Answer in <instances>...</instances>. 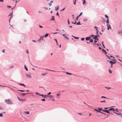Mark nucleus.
I'll use <instances>...</instances> for the list:
<instances>
[{
    "instance_id": "1",
    "label": "nucleus",
    "mask_w": 122,
    "mask_h": 122,
    "mask_svg": "<svg viewBox=\"0 0 122 122\" xmlns=\"http://www.w3.org/2000/svg\"><path fill=\"white\" fill-rule=\"evenodd\" d=\"M5 102L7 104H11L12 103L11 101L10 100V99H8L7 100H5Z\"/></svg>"
},
{
    "instance_id": "2",
    "label": "nucleus",
    "mask_w": 122,
    "mask_h": 122,
    "mask_svg": "<svg viewBox=\"0 0 122 122\" xmlns=\"http://www.w3.org/2000/svg\"><path fill=\"white\" fill-rule=\"evenodd\" d=\"M91 37L95 40H96L97 37V35L95 36L93 35L91 36Z\"/></svg>"
},
{
    "instance_id": "3",
    "label": "nucleus",
    "mask_w": 122,
    "mask_h": 122,
    "mask_svg": "<svg viewBox=\"0 0 122 122\" xmlns=\"http://www.w3.org/2000/svg\"><path fill=\"white\" fill-rule=\"evenodd\" d=\"M61 97V95L59 94H56V98L59 99Z\"/></svg>"
},
{
    "instance_id": "4",
    "label": "nucleus",
    "mask_w": 122,
    "mask_h": 122,
    "mask_svg": "<svg viewBox=\"0 0 122 122\" xmlns=\"http://www.w3.org/2000/svg\"><path fill=\"white\" fill-rule=\"evenodd\" d=\"M102 111L105 112L109 114H110L109 110H102Z\"/></svg>"
},
{
    "instance_id": "5",
    "label": "nucleus",
    "mask_w": 122,
    "mask_h": 122,
    "mask_svg": "<svg viewBox=\"0 0 122 122\" xmlns=\"http://www.w3.org/2000/svg\"><path fill=\"white\" fill-rule=\"evenodd\" d=\"M18 100L20 101H24L26 100L25 99H20L19 98H18Z\"/></svg>"
},
{
    "instance_id": "6",
    "label": "nucleus",
    "mask_w": 122,
    "mask_h": 122,
    "mask_svg": "<svg viewBox=\"0 0 122 122\" xmlns=\"http://www.w3.org/2000/svg\"><path fill=\"white\" fill-rule=\"evenodd\" d=\"M62 35L66 38L67 39H68V38L67 37V35L66 34H64Z\"/></svg>"
},
{
    "instance_id": "7",
    "label": "nucleus",
    "mask_w": 122,
    "mask_h": 122,
    "mask_svg": "<svg viewBox=\"0 0 122 122\" xmlns=\"http://www.w3.org/2000/svg\"><path fill=\"white\" fill-rule=\"evenodd\" d=\"M10 15H11V17H10V18L9 19V22H10V19L12 18V13H10V14L8 16H9Z\"/></svg>"
},
{
    "instance_id": "8",
    "label": "nucleus",
    "mask_w": 122,
    "mask_h": 122,
    "mask_svg": "<svg viewBox=\"0 0 122 122\" xmlns=\"http://www.w3.org/2000/svg\"><path fill=\"white\" fill-rule=\"evenodd\" d=\"M107 29L109 30V28H110V29H111V27L110 25L109 24H107Z\"/></svg>"
},
{
    "instance_id": "9",
    "label": "nucleus",
    "mask_w": 122,
    "mask_h": 122,
    "mask_svg": "<svg viewBox=\"0 0 122 122\" xmlns=\"http://www.w3.org/2000/svg\"><path fill=\"white\" fill-rule=\"evenodd\" d=\"M26 75L27 76V77L30 78H31V76L30 75H28V74H26Z\"/></svg>"
},
{
    "instance_id": "10",
    "label": "nucleus",
    "mask_w": 122,
    "mask_h": 122,
    "mask_svg": "<svg viewBox=\"0 0 122 122\" xmlns=\"http://www.w3.org/2000/svg\"><path fill=\"white\" fill-rule=\"evenodd\" d=\"M55 10H58L59 8V6H56L55 7Z\"/></svg>"
},
{
    "instance_id": "11",
    "label": "nucleus",
    "mask_w": 122,
    "mask_h": 122,
    "mask_svg": "<svg viewBox=\"0 0 122 122\" xmlns=\"http://www.w3.org/2000/svg\"><path fill=\"white\" fill-rule=\"evenodd\" d=\"M109 62L111 64H112L113 65V64H114L115 63V62H113L112 61H109Z\"/></svg>"
},
{
    "instance_id": "12",
    "label": "nucleus",
    "mask_w": 122,
    "mask_h": 122,
    "mask_svg": "<svg viewBox=\"0 0 122 122\" xmlns=\"http://www.w3.org/2000/svg\"><path fill=\"white\" fill-rule=\"evenodd\" d=\"M114 113H115V114H117V115H120L121 116H122V114L121 113H120L119 114V113H117L116 112H114Z\"/></svg>"
},
{
    "instance_id": "13",
    "label": "nucleus",
    "mask_w": 122,
    "mask_h": 122,
    "mask_svg": "<svg viewBox=\"0 0 122 122\" xmlns=\"http://www.w3.org/2000/svg\"><path fill=\"white\" fill-rule=\"evenodd\" d=\"M90 37H87L86 38V41H88L90 39Z\"/></svg>"
},
{
    "instance_id": "14",
    "label": "nucleus",
    "mask_w": 122,
    "mask_h": 122,
    "mask_svg": "<svg viewBox=\"0 0 122 122\" xmlns=\"http://www.w3.org/2000/svg\"><path fill=\"white\" fill-rule=\"evenodd\" d=\"M98 110H97V109H94V110L98 112H99V108H98Z\"/></svg>"
},
{
    "instance_id": "15",
    "label": "nucleus",
    "mask_w": 122,
    "mask_h": 122,
    "mask_svg": "<svg viewBox=\"0 0 122 122\" xmlns=\"http://www.w3.org/2000/svg\"><path fill=\"white\" fill-rule=\"evenodd\" d=\"M102 51L105 54L107 53L106 52V51L103 49H102Z\"/></svg>"
},
{
    "instance_id": "16",
    "label": "nucleus",
    "mask_w": 122,
    "mask_h": 122,
    "mask_svg": "<svg viewBox=\"0 0 122 122\" xmlns=\"http://www.w3.org/2000/svg\"><path fill=\"white\" fill-rule=\"evenodd\" d=\"M51 20H55V19H54V16H52V19H51Z\"/></svg>"
},
{
    "instance_id": "17",
    "label": "nucleus",
    "mask_w": 122,
    "mask_h": 122,
    "mask_svg": "<svg viewBox=\"0 0 122 122\" xmlns=\"http://www.w3.org/2000/svg\"><path fill=\"white\" fill-rule=\"evenodd\" d=\"M48 35V34H46V35H45L44 36V37L45 38L47 37Z\"/></svg>"
},
{
    "instance_id": "18",
    "label": "nucleus",
    "mask_w": 122,
    "mask_h": 122,
    "mask_svg": "<svg viewBox=\"0 0 122 122\" xmlns=\"http://www.w3.org/2000/svg\"><path fill=\"white\" fill-rule=\"evenodd\" d=\"M87 20V19L86 18H84L83 19V21H86Z\"/></svg>"
},
{
    "instance_id": "19",
    "label": "nucleus",
    "mask_w": 122,
    "mask_h": 122,
    "mask_svg": "<svg viewBox=\"0 0 122 122\" xmlns=\"http://www.w3.org/2000/svg\"><path fill=\"white\" fill-rule=\"evenodd\" d=\"M24 68L26 69V71H28V69L25 65H24Z\"/></svg>"
},
{
    "instance_id": "20",
    "label": "nucleus",
    "mask_w": 122,
    "mask_h": 122,
    "mask_svg": "<svg viewBox=\"0 0 122 122\" xmlns=\"http://www.w3.org/2000/svg\"><path fill=\"white\" fill-rule=\"evenodd\" d=\"M25 113L27 114H29V112L28 111L25 112Z\"/></svg>"
},
{
    "instance_id": "21",
    "label": "nucleus",
    "mask_w": 122,
    "mask_h": 122,
    "mask_svg": "<svg viewBox=\"0 0 122 122\" xmlns=\"http://www.w3.org/2000/svg\"><path fill=\"white\" fill-rule=\"evenodd\" d=\"M28 94V93H22L21 94V95L22 96H25V94Z\"/></svg>"
},
{
    "instance_id": "22",
    "label": "nucleus",
    "mask_w": 122,
    "mask_h": 122,
    "mask_svg": "<svg viewBox=\"0 0 122 122\" xmlns=\"http://www.w3.org/2000/svg\"><path fill=\"white\" fill-rule=\"evenodd\" d=\"M72 36L73 37H74V38L76 39H79V38L78 37H74V36Z\"/></svg>"
},
{
    "instance_id": "23",
    "label": "nucleus",
    "mask_w": 122,
    "mask_h": 122,
    "mask_svg": "<svg viewBox=\"0 0 122 122\" xmlns=\"http://www.w3.org/2000/svg\"><path fill=\"white\" fill-rule=\"evenodd\" d=\"M106 23L107 24H108L109 23V21L108 19H107V21H106Z\"/></svg>"
},
{
    "instance_id": "24",
    "label": "nucleus",
    "mask_w": 122,
    "mask_h": 122,
    "mask_svg": "<svg viewBox=\"0 0 122 122\" xmlns=\"http://www.w3.org/2000/svg\"><path fill=\"white\" fill-rule=\"evenodd\" d=\"M102 45L104 47V48H105V46L104 45V44H103V41H102Z\"/></svg>"
},
{
    "instance_id": "25",
    "label": "nucleus",
    "mask_w": 122,
    "mask_h": 122,
    "mask_svg": "<svg viewBox=\"0 0 122 122\" xmlns=\"http://www.w3.org/2000/svg\"><path fill=\"white\" fill-rule=\"evenodd\" d=\"M93 41V40L92 39L90 40L89 41V42H91V43Z\"/></svg>"
},
{
    "instance_id": "26",
    "label": "nucleus",
    "mask_w": 122,
    "mask_h": 122,
    "mask_svg": "<svg viewBox=\"0 0 122 122\" xmlns=\"http://www.w3.org/2000/svg\"><path fill=\"white\" fill-rule=\"evenodd\" d=\"M20 85H22V86H25V85L24 84H23L20 83Z\"/></svg>"
},
{
    "instance_id": "27",
    "label": "nucleus",
    "mask_w": 122,
    "mask_h": 122,
    "mask_svg": "<svg viewBox=\"0 0 122 122\" xmlns=\"http://www.w3.org/2000/svg\"><path fill=\"white\" fill-rule=\"evenodd\" d=\"M118 32L119 34H121L122 33V30H120Z\"/></svg>"
},
{
    "instance_id": "28",
    "label": "nucleus",
    "mask_w": 122,
    "mask_h": 122,
    "mask_svg": "<svg viewBox=\"0 0 122 122\" xmlns=\"http://www.w3.org/2000/svg\"><path fill=\"white\" fill-rule=\"evenodd\" d=\"M76 24L77 25H81V24H80V22H78L77 23H76Z\"/></svg>"
},
{
    "instance_id": "29",
    "label": "nucleus",
    "mask_w": 122,
    "mask_h": 122,
    "mask_svg": "<svg viewBox=\"0 0 122 122\" xmlns=\"http://www.w3.org/2000/svg\"><path fill=\"white\" fill-rule=\"evenodd\" d=\"M36 95H40V94H39L37 92H36Z\"/></svg>"
},
{
    "instance_id": "30",
    "label": "nucleus",
    "mask_w": 122,
    "mask_h": 122,
    "mask_svg": "<svg viewBox=\"0 0 122 122\" xmlns=\"http://www.w3.org/2000/svg\"><path fill=\"white\" fill-rule=\"evenodd\" d=\"M109 71L110 73H112V71H111L110 69H109Z\"/></svg>"
},
{
    "instance_id": "31",
    "label": "nucleus",
    "mask_w": 122,
    "mask_h": 122,
    "mask_svg": "<svg viewBox=\"0 0 122 122\" xmlns=\"http://www.w3.org/2000/svg\"><path fill=\"white\" fill-rule=\"evenodd\" d=\"M49 97H50L51 98H52L53 97V96H52L50 95L49 96Z\"/></svg>"
},
{
    "instance_id": "32",
    "label": "nucleus",
    "mask_w": 122,
    "mask_h": 122,
    "mask_svg": "<svg viewBox=\"0 0 122 122\" xmlns=\"http://www.w3.org/2000/svg\"><path fill=\"white\" fill-rule=\"evenodd\" d=\"M105 16L106 18H107V19H108V16L107 15H105Z\"/></svg>"
},
{
    "instance_id": "33",
    "label": "nucleus",
    "mask_w": 122,
    "mask_h": 122,
    "mask_svg": "<svg viewBox=\"0 0 122 122\" xmlns=\"http://www.w3.org/2000/svg\"><path fill=\"white\" fill-rule=\"evenodd\" d=\"M43 36L42 37H40V38H41V40H43Z\"/></svg>"
},
{
    "instance_id": "34",
    "label": "nucleus",
    "mask_w": 122,
    "mask_h": 122,
    "mask_svg": "<svg viewBox=\"0 0 122 122\" xmlns=\"http://www.w3.org/2000/svg\"><path fill=\"white\" fill-rule=\"evenodd\" d=\"M66 74H70V75H71L72 74V73H69L68 72H66Z\"/></svg>"
},
{
    "instance_id": "35",
    "label": "nucleus",
    "mask_w": 122,
    "mask_h": 122,
    "mask_svg": "<svg viewBox=\"0 0 122 122\" xmlns=\"http://www.w3.org/2000/svg\"><path fill=\"white\" fill-rule=\"evenodd\" d=\"M0 116L1 117H3V115L2 113H0Z\"/></svg>"
},
{
    "instance_id": "36",
    "label": "nucleus",
    "mask_w": 122,
    "mask_h": 122,
    "mask_svg": "<svg viewBox=\"0 0 122 122\" xmlns=\"http://www.w3.org/2000/svg\"><path fill=\"white\" fill-rule=\"evenodd\" d=\"M105 102V100H103V101H101L100 102Z\"/></svg>"
},
{
    "instance_id": "37",
    "label": "nucleus",
    "mask_w": 122,
    "mask_h": 122,
    "mask_svg": "<svg viewBox=\"0 0 122 122\" xmlns=\"http://www.w3.org/2000/svg\"><path fill=\"white\" fill-rule=\"evenodd\" d=\"M0 86H1V87H5L6 86H2V85H0Z\"/></svg>"
},
{
    "instance_id": "38",
    "label": "nucleus",
    "mask_w": 122,
    "mask_h": 122,
    "mask_svg": "<svg viewBox=\"0 0 122 122\" xmlns=\"http://www.w3.org/2000/svg\"><path fill=\"white\" fill-rule=\"evenodd\" d=\"M106 98V97L104 96H102L101 97V98Z\"/></svg>"
},
{
    "instance_id": "39",
    "label": "nucleus",
    "mask_w": 122,
    "mask_h": 122,
    "mask_svg": "<svg viewBox=\"0 0 122 122\" xmlns=\"http://www.w3.org/2000/svg\"><path fill=\"white\" fill-rule=\"evenodd\" d=\"M106 56H107V57L108 58H109V59H111L110 58V57H109V56H107V55H106Z\"/></svg>"
},
{
    "instance_id": "40",
    "label": "nucleus",
    "mask_w": 122,
    "mask_h": 122,
    "mask_svg": "<svg viewBox=\"0 0 122 122\" xmlns=\"http://www.w3.org/2000/svg\"><path fill=\"white\" fill-rule=\"evenodd\" d=\"M82 12H81L80 13V14L78 16H80L81 15H82Z\"/></svg>"
},
{
    "instance_id": "41",
    "label": "nucleus",
    "mask_w": 122,
    "mask_h": 122,
    "mask_svg": "<svg viewBox=\"0 0 122 122\" xmlns=\"http://www.w3.org/2000/svg\"><path fill=\"white\" fill-rule=\"evenodd\" d=\"M18 90V91H21V92H23L24 91L22 90Z\"/></svg>"
},
{
    "instance_id": "42",
    "label": "nucleus",
    "mask_w": 122,
    "mask_h": 122,
    "mask_svg": "<svg viewBox=\"0 0 122 122\" xmlns=\"http://www.w3.org/2000/svg\"><path fill=\"white\" fill-rule=\"evenodd\" d=\"M55 40L56 41V44H57V45H58L57 44V40L56 39H55Z\"/></svg>"
},
{
    "instance_id": "43",
    "label": "nucleus",
    "mask_w": 122,
    "mask_h": 122,
    "mask_svg": "<svg viewBox=\"0 0 122 122\" xmlns=\"http://www.w3.org/2000/svg\"><path fill=\"white\" fill-rule=\"evenodd\" d=\"M0 109L1 110H3V108L2 107H0Z\"/></svg>"
},
{
    "instance_id": "44",
    "label": "nucleus",
    "mask_w": 122,
    "mask_h": 122,
    "mask_svg": "<svg viewBox=\"0 0 122 122\" xmlns=\"http://www.w3.org/2000/svg\"><path fill=\"white\" fill-rule=\"evenodd\" d=\"M68 24L69 25L70 24V21H69V20H68Z\"/></svg>"
},
{
    "instance_id": "45",
    "label": "nucleus",
    "mask_w": 122,
    "mask_h": 122,
    "mask_svg": "<svg viewBox=\"0 0 122 122\" xmlns=\"http://www.w3.org/2000/svg\"><path fill=\"white\" fill-rule=\"evenodd\" d=\"M41 40V38H40V39L38 40V41L40 42Z\"/></svg>"
},
{
    "instance_id": "46",
    "label": "nucleus",
    "mask_w": 122,
    "mask_h": 122,
    "mask_svg": "<svg viewBox=\"0 0 122 122\" xmlns=\"http://www.w3.org/2000/svg\"><path fill=\"white\" fill-rule=\"evenodd\" d=\"M115 111H117V112H119L118 111V110H117V109H115Z\"/></svg>"
},
{
    "instance_id": "47",
    "label": "nucleus",
    "mask_w": 122,
    "mask_h": 122,
    "mask_svg": "<svg viewBox=\"0 0 122 122\" xmlns=\"http://www.w3.org/2000/svg\"><path fill=\"white\" fill-rule=\"evenodd\" d=\"M51 92H49L48 94H47V95H49L50 94H51Z\"/></svg>"
},
{
    "instance_id": "48",
    "label": "nucleus",
    "mask_w": 122,
    "mask_h": 122,
    "mask_svg": "<svg viewBox=\"0 0 122 122\" xmlns=\"http://www.w3.org/2000/svg\"><path fill=\"white\" fill-rule=\"evenodd\" d=\"M40 96H42L43 97V95H42V94H40Z\"/></svg>"
},
{
    "instance_id": "49",
    "label": "nucleus",
    "mask_w": 122,
    "mask_h": 122,
    "mask_svg": "<svg viewBox=\"0 0 122 122\" xmlns=\"http://www.w3.org/2000/svg\"><path fill=\"white\" fill-rule=\"evenodd\" d=\"M49 5V6H51V5L52 4H51V3H49L48 4Z\"/></svg>"
},
{
    "instance_id": "50",
    "label": "nucleus",
    "mask_w": 122,
    "mask_h": 122,
    "mask_svg": "<svg viewBox=\"0 0 122 122\" xmlns=\"http://www.w3.org/2000/svg\"><path fill=\"white\" fill-rule=\"evenodd\" d=\"M41 100L42 101H45V100L44 99H42Z\"/></svg>"
},
{
    "instance_id": "51",
    "label": "nucleus",
    "mask_w": 122,
    "mask_h": 122,
    "mask_svg": "<svg viewBox=\"0 0 122 122\" xmlns=\"http://www.w3.org/2000/svg\"><path fill=\"white\" fill-rule=\"evenodd\" d=\"M112 110V108L109 109V110L111 111V110Z\"/></svg>"
},
{
    "instance_id": "52",
    "label": "nucleus",
    "mask_w": 122,
    "mask_h": 122,
    "mask_svg": "<svg viewBox=\"0 0 122 122\" xmlns=\"http://www.w3.org/2000/svg\"><path fill=\"white\" fill-rule=\"evenodd\" d=\"M47 95H43V97L45 98L46 97H47Z\"/></svg>"
},
{
    "instance_id": "53",
    "label": "nucleus",
    "mask_w": 122,
    "mask_h": 122,
    "mask_svg": "<svg viewBox=\"0 0 122 122\" xmlns=\"http://www.w3.org/2000/svg\"><path fill=\"white\" fill-rule=\"evenodd\" d=\"M85 3V0H83V4H84Z\"/></svg>"
},
{
    "instance_id": "54",
    "label": "nucleus",
    "mask_w": 122,
    "mask_h": 122,
    "mask_svg": "<svg viewBox=\"0 0 122 122\" xmlns=\"http://www.w3.org/2000/svg\"><path fill=\"white\" fill-rule=\"evenodd\" d=\"M84 40V38H82L81 39V40L82 41L83 40Z\"/></svg>"
},
{
    "instance_id": "55",
    "label": "nucleus",
    "mask_w": 122,
    "mask_h": 122,
    "mask_svg": "<svg viewBox=\"0 0 122 122\" xmlns=\"http://www.w3.org/2000/svg\"><path fill=\"white\" fill-rule=\"evenodd\" d=\"M105 87L106 88H107L108 89H110L111 88V87Z\"/></svg>"
},
{
    "instance_id": "56",
    "label": "nucleus",
    "mask_w": 122,
    "mask_h": 122,
    "mask_svg": "<svg viewBox=\"0 0 122 122\" xmlns=\"http://www.w3.org/2000/svg\"><path fill=\"white\" fill-rule=\"evenodd\" d=\"M26 52L27 53H28V50H26Z\"/></svg>"
},
{
    "instance_id": "57",
    "label": "nucleus",
    "mask_w": 122,
    "mask_h": 122,
    "mask_svg": "<svg viewBox=\"0 0 122 122\" xmlns=\"http://www.w3.org/2000/svg\"><path fill=\"white\" fill-rule=\"evenodd\" d=\"M39 27H40V28H42V27L41 26V25H39Z\"/></svg>"
},
{
    "instance_id": "58",
    "label": "nucleus",
    "mask_w": 122,
    "mask_h": 122,
    "mask_svg": "<svg viewBox=\"0 0 122 122\" xmlns=\"http://www.w3.org/2000/svg\"><path fill=\"white\" fill-rule=\"evenodd\" d=\"M46 75V74H41V75H43V76H45V75Z\"/></svg>"
},
{
    "instance_id": "59",
    "label": "nucleus",
    "mask_w": 122,
    "mask_h": 122,
    "mask_svg": "<svg viewBox=\"0 0 122 122\" xmlns=\"http://www.w3.org/2000/svg\"><path fill=\"white\" fill-rule=\"evenodd\" d=\"M4 0H0V2H3Z\"/></svg>"
},
{
    "instance_id": "60",
    "label": "nucleus",
    "mask_w": 122,
    "mask_h": 122,
    "mask_svg": "<svg viewBox=\"0 0 122 122\" xmlns=\"http://www.w3.org/2000/svg\"><path fill=\"white\" fill-rule=\"evenodd\" d=\"M78 17H79V16H77V17H76V20H78Z\"/></svg>"
},
{
    "instance_id": "61",
    "label": "nucleus",
    "mask_w": 122,
    "mask_h": 122,
    "mask_svg": "<svg viewBox=\"0 0 122 122\" xmlns=\"http://www.w3.org/2000/svg\"><path fill=\"white\" fill-rule=\"evenodd\" d=\"M7 6L9 8H10L11 7V6H8V5Z\"/></svg>"
},
{
    "instance_id": "62",
    "label": "nucleus",
    "mask_w": 122,
    "mask_h": 122,
    "mask_svg": "<svg viewBox=\"0 0 122 122\" xmlns=\"http://www.w3.org/2000/svg\"><path fill=\"white\" fill-rule=\"evenodd\" d=\"M56 15H59V13L58 12H57Z\"/></svg>"
},
{
    "instance_id": "63",
    "label": "nucleus",
    "mask_w": 122,
    "mask_h": 122,
    "mask_svg": "<svg viewBox=\"0 0 122 122\" xmlns=\"http://www.w3.org/2000/svg\"><path fill=\"white\" fill-rule=\"evenodd\" d=\"M112 110L113 111H116L114 109V108H112Z\"/></svg>"
},
{
    "instance_id": "64",
    "label": "nucleus",
    "mask_w": 122,
    "mask_h": 122,
    "mask_svg": "<svg viewBox=\"0 0 122 122\" xmlns=\"http://www.w3.org/2000/svg\"><path fill=\"white\" fill-rule=\"evenodd\" d=\"M5 51V50L4 49H3L2 50V51L3 52H4Z\"/></svg>"
}]
</instances>
